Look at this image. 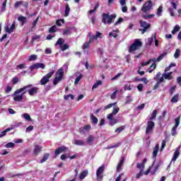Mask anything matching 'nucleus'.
I'll return each instance as SVG.
<instances>
[{
  "mask_svg": "<svg viewBox=\"0 0 181 181\" xmlns=\"http://www.w3.org/2000/svg\"><path fill=\"white\" fill-rule=\"evenodd\" d=\"M18 21L19 22H21V25L23 26V25H25V23H26V17H25V16H19L18 18Z\"/></svg>",
  "mask_w": 181,
  "mask_h": 181,
  "instance_id": "24",
  "label": "nucleus"
},
{
  "mask_svg": "<svg viewBox=\"0 0 181 181\" xmlns=\"http://www.w3.org/2000/svg\"><path fill=\"white\" fill-rule=\"evenodd\" d=\"M125 129V126H122L120 127H118L115 129V132H118V134H120V132H122Z\"/></svg>",
  "mask_w": 181,
  "mask_h": 181,
  "instance_id": "48",
  "label": "nucleus"
},
{
  "mask_svg": "<svg viewBox=\"0 0 181 181\" xmlns=\"http://www.w3.org/2000/svg\"><path fill=\"white\" fill-rule=\"evenodd\" d=\"M53 74H54V71H50L47 75L44 76L40 81V85L46 86V84L50 81V78L53 77Z\"/></svg>",
  "mask_w": 181,
  "mask_h": 181,
  "instance_id": "5",
  "label": "nucleus"
},
{
  "mask_svg": "<svg viewBox=\"0 0 181 181\" xmlns=\"http://www.w3.org/2000/svg\"><path fill=\"white\" fill-rule=\"evenodd\" d=\"M37 39H40V35H35L32 37L31 39V43H33L35 40H37Z\"/></svg>",
  "mask_w": 181,
  "mask_h": 181,
  "instance_id": "63",
  "label": "nucleus"
},
{
  "mask_svg": "<svg viewBox=\"0 0 181 181\" xmlns=\"http://www.w3.org/2000/svg\"><path fill=\"white\" fill-rule=\"evenodd\" d=\"M83 129H84L85 131H90V129H91V125H90V124L85 125V126L83 127Z\"/></svg>",
  "mask_w": 181,
  "mask_h": 181,
  "instance_id": "64",
  "label": "nucleus"
},
{
  "mask_svg": "<svg viewBox=\"0 0 181 181\" xmlns=\"http://www.w3.org/2000/svg\"><path fill=\"white\" fill-rule=\"evenodd\" d=\"M121 146V142H118L113 146L107 147V149H114V148H119Z\"/></svg>",
  "mask_w": 181,
  "mask_h": 181,
  "instance_id": "43",
  "label": "nucleus"
},
{
  "mask_svg": "<svg viewBox=\"0 0 181 181\" xmlns=\"http://www.w3.org/2000/svg\"><path fill=\"white\" fill-rule=\"evenodd\" d=\"M42 147L39 145H35L33 150L35 156H37L40 152H42Z\"/></svg>",
  "mask_w": 181,
  "mask_h": 181,
  "instance_id": "15",
  "label": "nucleus"
},
{
  "mask_svg": "<svg viewBox=\"0 0 181 181\" xmlns=\"http://www.w3.org/2000/svg\"><path fill=\"white\" fill-rule=\"evenodd\" d=\"M83 78V74H80L78 77H76V78L75 79V82L74 84H78V82L80 81V80H81Z\"/></svg>",
  "mask_w": 181,
  "mask_h": 181,
  "instance_id": "50",
  "label": "nucleus"
},
{
  "mask_svg": "<svg viewBox=\"0 0 181 181\" xmlns=\"http://www.w3.org/2000/svg\"><path fill=\"white\" fill-rule=\"evenodd\" d=\"M163 77H164L165 80H173V76H170L166 73L163 74Z\"/></svg>",
  "mask_w": 181,
  "mask_h": 181,
  "instance_id": "37",
  "label": "nucleus"
},
{
  "mask_svg": "<svg viewBox=\"0 0 181 181\" xmlns=\"http://www.w3.org/2000/svg\"><path fill=\"white\" fill-rule=\"evenodd\" d=\"M29 95H35V94H37L39 93V88L37 87H33L28 90Z\"/></svg>",
  "mask_w": 181,
  "mask_h": 181,
  "instance_id": "14",
  "label": "nucleus"
},
{
  "mask_svg": "<svg viewBox=\"0 0 181 181\" xmlns=\"http://www.w3.org/2000/svg\"><path fill=\"white\" fill-rule=\"evenodd\" d=\"M63 76H64V70L63 68H60L55 74V77L53 79L54 86H57L58 83H60L63 80Z\"/></svg>",
  "mask_w": 181,
  "mask_h": 181,
  "instance_id": "4",
  "label": "nucleus"
},
{
  "mask_svg": "<svg viewBox=\"0 0 181 181\" xmlns=\"http://www.w3.org/2000/svg\"><path fill=\"white\" fill-rule=\"evenodd\" d=\"M49 156H50L49 153L44 154L43 158L40 160V163H45V162L49 159Z\"/></svg>",
  "mask_w": 181,
  "mask_h": 181,
  "instance_id": "25",
  "label": "nucleus"
},
{
  "mask_svg": "<svg viewBox=\"0 0 181 181\" xmlns=\"http://www.w3.org/2000/svg\"><path fill=\"white\" fill-rule=\"evenodd\" d=\"M101 84H103V81H97L96 83H95L93 84V86H92V90H94V88H98V86H101Z\"/></svg>",
  "mask_w": 181,
  "mask_h": 181,
  "instance_id": "30",
  "label": "nucleus"
},
{
  "mask_svg": "<svg viewBox=\"0 0 181 181\" xmlns=\"http://www.w3.org/2000/svg\"><path fill=\"white\" fill-rule=\"evenodd\" d=\"M70 13V6H69V4H66L65 6V14L64 16L66 18H67V16H69V14Z\"/></svg>",
  "mask_w": 181,
  "mask_h": 181,
  "instance_id": "28",
  "label": "nucleus"
},
{
  "mask_svg": "<svg viewBox=\"0 0 181 181\" xmlns=\"http://www.w3.org/2000/svg\"><path fill=\"white\" fill-rule=\"evenodd\" d=\"M98 8H100V4L98 3L96 4V6L94 7L93 10H90L88 11V13L90 15H93V13H94V12H95V11H97V9H98Z\"/></svg>",
  "mask_w": 181,
  "mask_h": 181,
  "instance_id": "35",
  "label": "nucleus"
},
{
  "mask_svg": "<svg viewBox=\"0 0 181 181\" xmlns=\"http://www.w3.org/2000/svg\"><path fill=\"white\" fill-rule=\"evenodd\" d=\"M69 46L67 44H64L60 46V49L62 52H64L65 50H67L69 49Z\"/></svg>",
  "mask_w": 181,
  "mask_h": 181,
  "instance_id": "44",
  "label": "nucleus"
},
{
  "mask_svg": "<svg viewBox=\"0 0 181 181\" xmlns=\"http://www.w3.org/2000/svg\"><path fill=\"white\" fill-rule=\"evenodd\" d=\"M109 121V124L110 125V127H114V125H115V124L118 123V119H115L114 117H112V119L110 118H107Z\"/></svg>",
  "mask_w": 181,
  "mask_h": 181,
  "instance_id": "20",
  "label": "nucleus"
},
{
  "mask_svg": "<svg viewBox=\"0 0 181 181\" xmlns=\"http://www.w3.org/2000/svg\"><path fill=\"white\" fill-rule=\"evenodd\" d=\"M157 115H158V110H153V112L151 113V117L148 119L153 121V119H155L156 118Z\"/></svg>",
  "mask_w": 181,
  "mask_h": 181,
  "instance_id": "27",
  "label": "nucleus"
},
{
  "mask_svg": "<svg viewBox=\"0 0 181 181\" xmlns=\"http://www.w3.org/2000/svg\"><path fill=\"white\" fill-rule=\"evenodd\" d=\"M74 144H75V145H78L79 146H84V145H86L84 144V141L83 140H80V139L75 140Z\"/></svg>",
  "mask_w": 181,
  "mask_h": 181,
  "instance_id": "26",
  "label": "nucleus"
},
{
  "mask_svg": "<svg viewBox=\"0 0 181 181\" xmlns=\"http://www.w3.org/2000/svg\"><path fill=\"white\" fill-rule=\"evenodd\" d=\"M143 173H144V169H141L139 173L136 175V179H139L141 176H142Z\"/></svg>",
  "mask_w": 181,
  "mask_h": 181,
  "instance_id": "60",
  "label": "nucleus"
},
{
  "mask_svg": "<svg viewBox=\"0 0 181 181\" xmlns=\"http://www.w3.org/2000/svg\"><path fill=\"white\" fill-rule=\"evenodd\" d=\"M118 112H119V107H113L112 113L107 115V118H109V119H112V118H114V115H117Z\"/></svg>",
  "mask_w": 181,
  "mask_h": 181,
  "instance_id": "12",
  "label": "nucleus"
},
{
  "mask_svg": "<svg viewBox=\"0 0 181 181\" xmlns=\"http://www.w3.org/2000/svg\"><path fill=\"white\" fill-rule=\"evenodd\" d=\"M102 22L104 25H111L112 23V21L117 18V14L113 13L110 15V13H103L102 14Z\"/></svg>",
  "mask_w": 181,
  "mask_h": 181,
  "instance_id": "2",
  "label": "nucleus"
},
{
  "mask_svg": "<svg viewBox=\"0 0 181 181\" xmlns=\"http://www.w3.org/2000/svg\"><path fill=\"white\" fill-rule=\"evenodd\" d=\"M57 26L53 25L49 29V33H56L57 32Z\"/></svg>",
  "mask_w": 181,
  "mask_h": 181,
  "instance_id": "31",
  "label": "nucleus"
},
{
  "mask_svg": "<svg viewBox=\"0 0 181 181\" xmlns=\"http://www.w3.org/2000/svg\"><path fill=\"white\" fill-rule=\"evenodd\" d=\"M13 128H7L6 130L1 132V134H0V138H2V136H5L6 135V132H9V131H12Z\"/></svg>",
  "mask_w": 181,
  "mask_h": 181,
  "instance_id": "32",
  "label": "nucleus"
},
{
  "mask_svg": "<svg viewBox=\"0 0 181 181\" xmlns=\"http://www.w3.org/2000/svg\"><path fill=\"white\" fill-rule=\"evenodd\" d=\"M71 28L67 27L66 29L64 30L62 35H71Z\"/></svg>",
  "mask_w": 181,
  "mask_h": 181,
  "instance_id": "23",
  "label": "nucleus"
},
{
  "mask_svg": "<svg viewBox=\"0 0 181 181\" xmlns=\"http://www.w3.org/2000/svg\"><path fill=\"white\" fill-rule=\"evenodd\" d=\"M105 169V167L104 165H102L99 167L96 171V176H97V180H102L104 177V175H103V173H104V170Z\"/></svg>",
  "mask_w": 181,
  "mask_h": 181,
  "instance_id": "9",
  "label": "nucleus"
},
{
  "mask_svg": "<svg viewBox=\"0 0 181 181\" xmlns=\"http://www.w3.org/2000/svg\"><path fill=\"white\" fill-rule=\"evenodd\" d=\"M62 23H64V19L57 20L56 25H57V26H62Z\"/></svg>",
  "mask_w": 181,
  "mask_h": 181,
  "instance_id": "51",
  "label": "nucleus"
},
{
  "mask_svg": "<svg viewBox=\"0 0 181 181\" xmlns=\"http://www.w3.org/2000/svg\"><path fill=\"white\" fill-rule=\"evenodd\" d=\"M91 42H85L83 45V46H82V49H83V50H86V49H89L90 48V44Z\"/></svg>",
  "mask_w": 181,
  "mask_h": 181,
  "instance_id": "38",
  "label": "nucleus"
},
{
  "mask_svg": "<svg viewBox=\"0 0 181 181\" xmlns=\"http://www.w3.org/2000/svg\"><path fill=\"white\" fill-rule=\"evenodd\" d=\"M23 117L26 119V121H32V117H30V115L28 113L23 114Z\"/></svg>",
  "mask_w": 181,
  "mask_h": 181,
  "instance_id": "41",
  "label": "nucleus"
},
{
  "mask_svg": "<svg viewBox=\"0 0 181 181\" xmlns=\"http://www.w3.org/2000/svg\"><path fill=\"white\" fill-rule=\"evenodd\" d=\"M23 6L24 8H28L29 6V3L28 1H16L14 4V8L18 9L19 6Z\"/></svg>",
  "mask_w": 181,
  "mask_h": 181,
  "instance_id": "11",
  "label": "nucleus"
},
{
  "mask_svg": "<svg viewBox=\"0 0 181 181\" xmlns=\"http://www.w3.org/2000/svg\"><path fill=\"white\" fill-rule=\"evenodd\" d=\"M136 168L137 169H145V165L141 163H137V165H136Z\"/></svg>",
  "mask_w": 181,
  "mask_h": 181,
  "instance_id": "59",
  "label": "nucleus"
},
{
  "mask_svg": "<svg viewBox=\"0 0 181 181\" xmlns=\"http://www.w3.org/2000/svg\"><path fill=\"white\" fill-rule=\"evenodd\" d=\"M12 83L13 85L15 84H18V83H19V78L18 77H13L12 79Z\"/></svg>",
  "mask_w": 181,
  "mask_h": 181,
  "instance_id": "57",
  "label": "nucleus"
},
{
  "mask_svg": "<svg viewBox=\"0 0 181 181\" xmlns=\"http://www.w3.org/2000/svg\"><path fill=\"white\" fill-rule=\"evenodd\" d=\"M122 22H124V18H118V20L115 23V26H117V25H119V23H122Z\"/></svg>",
  "mask_w": 181,
  "mask_h": 181,
  "instance_id": "55",
  "label": "nucleus"
},
{
  "mask_svg": "<svg viewBox=\"0 0 181 181\" xmlns=\"http://www.w3.org/2000/svg\"><path fill=\"white\" fill-rule=\"evenodd\" d=\"M124 91H127V90H128V91H131V90H132V88L131 87V85L126 84L124 87Z\"/></svg>",
  "mask_w": 181,
  "mask_h": 181,
  "instance_id": "58",
  "label": "nucleus"
},
{
  "mask_svg": "<svg viewBox=\"0 0 181 181\" xmlns=\"http://www.w3.org/2000/svg\"><path fill=\"white\" fill-rule=\"evenodd\" d=\"M6 148H13L15 146V144L12 142H9L5 145Z\"/></svg>",
  "mask_w": 181,
  "mask_h": 181,
  "instance_id": "62",
  "label": "nucleus"
},
{
  "mask_svg": "<svg viewBox=\"0 0 181 181\" xmlns=\"http://www.w3.org/2000/svg\"><path fill=\"white\" fill-rule=\"evenodd\" d=\"M141 47H142V42L139 39H136L134 43H132L129 47V53H133V54H135L136 50H139Z\"/></svg>",
  "mask_w": 181,
  "mask_h": 181,
  "instance_id": "3",
  "label": "nucleus"
},
{
  "mask_svg": "<svg viewBox=\"0 0 181 181\" xmlns=\"http://www.w3.org/2000/svg\"><path fill=\"white\" fill-rule=\"evenodd\" d=\"M149 69H151V70H149V71H148V73H152V71H153V70H155V69H156V63H153V64L150 66Z\"/></svg>",
  "mask_w": 181,
  "mask_h": 181,
  "instance_id": "52",
  "label": "nucleus"
},
{
  "mask_svg": "<svg viewBox=\"0 0 181 181\" xmlns=\"http://www.w3.org/2000/svg\"><path fill=\"white\" fill-rule=\"evenodd\" d=\"M179 56H180V49H177L174 54V57H175V59H178Z\"/></svg>",
  "mask_w": 181,
  "mask_h": 181,
  "instance_id": "46",
  "label": "nucleus"
},
{
  "mask_svg": "<svg viewBox=\"0 0 181 181\" xmlns=\"http://www.w3.org/2000/svg\"><path fill=\"white\" fill-rule=\"evenodd\" d=\"M31 87H33V85L30 84V85H27L20 89H17L12 95H16L13 98L14 101H18V103L22 101V100H23V95H25V94H26V91H25V90H28V88H31ZM24 91V92H23ZM21 93H22L21 94ZM18 94H21V95H18Z\"/></svg>",
  "mask_w": 181,
  "mask_h": 181,
  "instance_id": "1",
  "label": "nucleus"
},
{
  "mask_svg": "<svg viewBox=\"0 0 181 181\" xmlns=\"http://www.w3.org/2000/svg\"><path fill=\"white\" fill-rule=\"evenodd\" d=\"M118 93V90H116L115 92H113L111 95H110V98L111 100H115V98H117V93Z\"/></svg>",
  "mask_w": 181,
  "mask_h": 181,
  "instance_id": "49",
  "label": "nucleus"
},
{
  "mask_svg": "<svg viewBox=\"0 0 181 181\" xmlns=\"http://www.w3.org/2000/svg\"><path fill=\"white\" fill-rule=\"evenodd\" d=\"M126 98H129V100H127L124 102L125 105L131 104V103H132L134 101V99H132V98H131V95H127L126 97Z\"/></svg>",
  "mask_w": 181,
  "mask_h": 181,
  "instance_id": "40",
  "label": "nucleus"
},
{
  "mask_svg": "<svg viewBox=\"0 0 181 181\" xmlns=\"http://www.w3.org/2000/svg\"><path fill=\"white\" fill-rule=\"evenodd\" d=\"M180 155V152H179V150L177 149L175 152H174V155L173 157L172 158V162H176V159H177L179 158V156Z\"/></svg>",
  "mask_w": 181,
  "mask_h": 181,
  "instance_id": "21",
  "label": "nucleus"
},
{
  "mask_svg": "<svg viewBox=\"0 0 181 181\" xmlns=\"http://www.w3.org/2000/svg\"><path fill=\"white\" fill-rule=\"evenodd\" d=\"M15 29H16V27L15 26V21H13L10 28L8 25L5 27V30L7 33H12Z\"/></svg>",
  "mask_w": 181,
  "mask_h": 181,
  "instance_id": "16",
  "label": "nucleus"
},
{
  "mask_svg": "<svg viewBox=\"0 0 181 181\" xmlns=\"http://www.w3.org/2000/svg\"><path fill=\"white\" fill-rule=\"evenodd\" d=\"M139 23L141 28H139V30L141 32V35H144L148 29H150L151 24L148 23L146 21H144L143 20H140Z\"/></svg>",
  "mask_w": 181,
  "mask_h": 181,
  "instance_id": "6",
  "label": "nucleus"
},
{
  "mask_svg": "<svg viewBox=\"0 0 181 181\" xmlns=\"http://www.w3.org/2000/svg\"><path fill=\"white\" fill-rule=\"evenodd\" d=\"M155 14H148V15H143L144 19H151V18H153Z\"/></svg>",
  "mask_w": 181,
  "mask_h": 181,
  "instance_id": "56",
  "label": "nucleus"
},
{
  "mask_svg": "<svg viewBox=\"0 0 181 181\" xmlns=\"http://www.w3.org/2000/svg\"><path fill=\"white\" fill-rule=\"evenodd\" d=\"M88 176V170H85L82 171L79 175V180H83V179H86Z\"/></svg>",
  "mask_w": 181,
  "mask_h": 181,
  "instance_id": "17",
  "label": "nucleus"
},
{
  "mask_svg": "<svg viewBox=\"0 0 181 181\" xmlns=\"http://www.w3.org/2000/svg\"><path fill=\"white\" fill-rule=\"evenodd\" d=\"M94 139H95V138L93 135H89L87 138L86 142L87 144H91V142H93Z\"/></svg>",
  "mask_w": 181,
  "mask_h": 181,
  "instance_id": "34",
  "label": "nucleus"
},
{
  "mask_svg": "<svg viewBox=\"0 0 181 181\" xmlns=\"http://www.w3.org/2000/svg\"><path fill=\"white\" fill-rule=\"evenodd\" d=\"M37 59V56L36 54H32L28 57L29 62H35Z\"/></svg>",
  "mask_w": 181,
  "mask_h": 181,
  "instance_id": "42",
  "label": "nucleus"
},
{
  "mask_svg": "<svg viewBox=\"0 0 181 181\" xmlns=\"http://www.w3.org/2000/svg\"><path fill=\"white\" fill-rule=\"evenodd\" d=\"M175 127H179V124H180V116H178L177 118H175Z\"/></svg>",
  "mask_w": 181,
  "mask_h": 181,
  "instance_id": "53",
  "label": "nucleus"
},
{
  "mask_svg": "<svg viewBox=\"0 0 181 181\" xmlns=\"http://www.w3.org/2000/svg\"><path fill=\"white\" fill-rule=\"evenodd\" d=\"M162 12H163V6H160L157 10V16H162Z\"/></svg>",
  "mask_w": 181,
  "mask_h": 181,
  "instance_id": "33",
  "label": "nucleus"
},
{
  "mask_svg": "<svg viewBox=\"0 0 181 181\" xmlns=\"http://www.w3.org/2000/svg\"><path fill=\"white\" fill-rule=\"evenodd\" d=\"M175 90H176V86L171 87L170 89V95H173Z\"/></svg>",
  "mask_w": 181,
  "mask_h": 181,
  "instance_id": "61",
  "label": "nucleus"
},
{
  "mask_svg": "<svg viewBox=\"0 0 181 181\" xmlns=\"http://www.w3.org/2000/svg\"><path fill=\"white\" fill-rule=\"evenodd\" d=\"M124 161L125 157H122L117 167V172H121V170L122 169V165H124Z\"/></svg>",
  "mask_w": 181,
  "mask_h": 181,
  "instance_id": "18",
  "label": "nucleus"
},
{
  "mask_svg": "<svg viewBox=\"0 0 181 181\" xmlns=\"http://www.w3.org/2000/svg\"><path fill=\"white\" fill-rule=\"evenodd\" d=\"M117 105V103H110L105 106L104 110H110V108H112V107H114V105Z\"/></svg>",
  "mask_w": 181,
  "mask_h": 181,
  "instance_id": "47",
  "label": "nucleus"
},
{
  "mask_svg": "<svg viewBox=\"0 0 181 181\" xmlns=\"http://www.w3.org/2000/svg\"><path fill=\"white\" fill-rule=\"evenodd\" d=\"M7 2H8V0H4V1L3 2L2 7H1V12H5L6 9V3Z\"/></svg>",
  "mask_w": 181,
  "mask_h": 181,
  "instance_id": "45",
  "label": "nucleus"
},
{
  "mask_svg": "<svg viewBox=\"0 0 181 181\" xmlns=\"http://www.w3.org/2000/svg\"><path fill=\"white\" fill-rule=\"evenodd\" d=\"M64 42H66V40L60 37L58 39V40L55 43V46H62L63 45H64Z\"/></svg>",
  "mask_w": 181,
  "mask_h": 181,
  "instance_id": "22",
  "label": "nucleus"
},
{
  "mask_svg": "<svg viewBox=\"0 0 181 181\" xmlns=\"http://www.w3.org/2000/svg\"><path fill=\"white\" fill-rule=\"evenodd\" d=\"M177 129V127L176 126H174L173 128H172V135L173 136H176V134H177V132H176V129Z\"/></svg>",
  "mask_w": 181,
  "mask_h": 181,
  "instance_id": "54",
  "label": "nucleus"
},
{
  "mask_svg": "<svg viewBox=\"0 0 181 181\" xmlns=\"http://www.w3.org/2000/svg\"><path fill=\"white\" fill-rule=\"evenodd\" d=\"M67 149H69V148L64 146L59 147L57 150H55V156H59L60 153H63V152H66Z\"/></svg>",
  "mask_w": 181,
  "mask_h": 181,
  "instance_id": "13",
  "label": "nucleus"
},
{
  "mask_svg": "<svg viewBox=\"0 0 181 181\" xmlns=\"http://www.w3.org/2000/svg\"><path fill=\"white\" fill-rule=\"evenodd\" d=\"M152 1L148 0V1L145 2V4L143 5L141 11H142L144 13H146V12H149V11L152 9Z\"/></svg>",
  "mask_w": 181,
  "mask_h": 181,
  "instance_id": "7",
  "label": "nucleus"
},
{
  "mask_svg": "<svg viewBox=\"0 0 181 181\" xmlns=\"http://www.w3.org/2000/svg\"><path fill=\"white\" fill-rule=\"evenodd\" d=\"M158 152H159V144H157L153 148V158L155 159H156V157L158 156Z\"/></svg>",
  "mask_w": 181,
  "mask_h": 181,
  "instance_id": "19",
  "label": "nucleus"
},
{
  "mask_svg": "<svg viewBox=\"0 0 181 181\" xmlns=\"http://www.w3.org/2000/svg\"><path fill=\"white\" fill-rule=\"evenodd\" d=\"M179 101V93L175 94L171 99V103H177Z\"/></svg>",
  "mask_w": 181,
  "mask_h": 181,
  "instance_id": "29",
  "label": "nucleus"
},
{
  "mask_svg": "<svg viewBox=\"0 0 181 181\" xmlns=\"http://www.w3.org/2000/svg\"><path fill=\"white\" fill-rule=\"evenodd\" d=\"M90 118L92 119L93 124H98V119L94 116V115H91Z\"/></svg>",
  "mask_w": 181,
  "mask_h": 181,
  "instance_id": "39",
  "label": "nucleus"
},
{
  "mask_svg": "<svg viewBox=\"0 0 181 181\" xmlns=\"http://www.w3.org/2000/svg\"><path fill=\"white\" fill-rule=\"evenodd\" d=\"M46 67V65H45V64L43 63H36V64H33L30 69V71H33V69H42V70L45 69Z\"/></svg>",
  "mask_w": 181,
  "mask_h": 181,
  "instance_id": "10",
  "label": "nucleus"
},
{
  "mask_svg": "<svg viewBox=\"0 0 181 181\" xmlns=\"http://www.w3.org/2000/svg\"><path fill=\"white\" fill-rule=\"evenodd\" d=\"M154 128H155V122L148 119L147 122V126L146 128V135H148V134H150V132H152Z\"/></svg>",
  "mask_w": 181,
  "mask_h": 181,
  "instance_id": "8",
  "label": "nucleus"
},
{
  "mask_svg": "<svg viewBox=\"0 0 181 181\" xmlns=\"http://www.w3.org/2000/svg\"><path fill=\"white\" fill-rule=\"evenodd\" d=\"M168 54V52H163V54H160L159 57L156 59L157 62H160V60H163V57Z\"/></svg>",
  "mask_w": 181,
  "mask_h": 181,
  "instance_id": "36",
  "label": "nucleus"
}]
</instances>
